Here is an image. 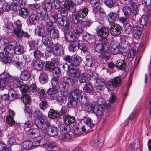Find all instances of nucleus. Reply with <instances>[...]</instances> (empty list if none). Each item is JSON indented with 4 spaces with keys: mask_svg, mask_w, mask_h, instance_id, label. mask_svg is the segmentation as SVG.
<instances>
[{
    "mask_svg": "<svg viewBox=\"0 0 151 151\" xmlns=\"http://www.w3.org/2000/svg\"><path fill=\"white\" fill-rule=\"evenodd\" d=\"M61 79L62 87L61 91L63 93H65L68 91L69 88L70 82L71 84L73 86L77 82L76 80L71 78L68 75L63 76Z\"/></svg>",
    "mask_w": 151,
    "mask_h": 151,
    "instance_id": "nucleus-1",
    "label": "nucleus"
},
{
    "mask_svg": "<svg viewBox=\"0 0 151 151\" xmlns=\"http://www.w3.org/2000/svg\"><path fill=\"white\" fill-rule=\"evenodd\" d=\"M58 24L59 25L63 26L64 29L68 30L72 28V22L66 17H60L58 19Z\"/></svg>",
    "mask_w": 151,
    "mask_h": 151,
    "instance_id": "nucleus-2",
    "label": "nucleus"
},
{
    "mask_svg": "<svg viewBox=\"0 0 151 151\" xmlns=\"http://www.w3.org/2000/svg\"><path fill=\"white\" fill-rule=\"evenodd\" d=\"M121 83L120 78L119 77H116L107 83V87L109 90L112 91L114 90V88L120 86Z\"/></svg>",
    "mask_w": 151,
    "mask_h": 151,
    "instance_id": "nucleus-3",
    "label": "nucleus"
},
{
    "mask_svg": "<svg viewBox=\"0 0 151 151\" xmlns=\"http://www.w3.org/2000/svg\"><path fill=\"white\" fill-rule=\"evenodd\" d=\"M121 27L119 24L112 23L111 24L109 30L112 36L115 37L119 36L121 33Z\"/></svg>",
    "mask_w": 151,
    "mask_h": 151,
    "instance_id": "nucleus-4",
    "label": "nucleus"
},
{
    "mask_svg": "<svg viewBox=\"0 0 151 151\" xmlns=\"http://www.w3.org/2000/svg\"><path fill=\"white\" fill-rule=\"evenodd\" d=\"M21 79L19 78H15L14 80V85L17 88L20 89L21 92L24 93L27 91L29 89L28 85H22V83Z\"/></svg>",
    "mask_w": 151,
    "mask_h": 151,
    "instance_id": "nucleus-5",
    "label": "nucleus"
},
{
    "mask_svg": "<svg viewBox=\"0 0 151 151\" xmlns=\"http://www.w3.org/2000/svg\"><path fill=\"white\" fill-rule=\"evenodd\" d=\"M85 125L82 127V131L83 132H85L88 131L90 129L92 128L94 124L92 120L89 117H86L83 119Z\"/></svg>",
    "mask_w": 151,
    "mask_h": 151,
    "instance_id": "nucleus-6",
    "label": "nucleus"
},
{
    "mask_svg": "<svg viewBox=\"0 0 151 151\" xmlns=\"http://www.w3.org/2000/svg\"><path fill=\"white\" fill-rule=\"evenodd\" d=\"M17 44L16 41H12L3 49L6 55H13V47Z\"/></svg>",
    "mask_w": 151,
    "mask_h": 151,
    "instance_id": "nucleus-7",
    "label": "nucleus"
},
{
    "mask_svg": "<svg viewBox=\"0 0 151 151\" xmlns=\"http://www.w3.org/2000/svg\"><path fill=\"white\" fill-rule=\"evenodd\" d=\"M119 44L115 41H113L111 42L110 50L111 52L115 55L119 52L120 48Z\"/></svg>",
    "mask_w": 151,
    "mask_h": 151,
    "instance_id": "nucleus-8",
    "label": "nucleus"
},
{
    "mask_svg": "<svg viewBox=\"0 0 151 151\" xmlns=\"http://www.w3.org/2000/svg\"><path fill=\"white\" fill-rule=\"evenodd\" d=\"M71 63L69 65L74 66H79L82 62V58L77 54H74L72 56Z\"/></svg>",
    "mask_w": 151,
    "mask_h": 151,
    "instance_id": "nucleus-9",
    "label": "nucleus"
},
{
    "mask_svg": "<svg viewBox=\"0 0 151 151\" xmlns=\"http://www.w3.org/2000/svg\"><path fill=\"white\" fill-rule=\"evenodd\" d=\"M85 56L84 62L85 65L89 67L93 66L95 62L94 58L90 55H85Z\"/></svg>",
    "mask_w": 151,
    "mask_h": 151,
    "instance_id": "nucleus-10",
    "label": "nucleus"
},
{
    "mask_svg": "<svg viewBox=\"0 0 151 151\" xmlns=\"http://www.w3.org/2000/svg\"><path fill=\"white\" fill-rule=\"evenodd\" d=\"M46 132L48 135L50 136L54 137L57 136L58 131L56 127L50 125L46 129Z\"/></svg>",
    "mask_w": 151,
    "mask_h": 151,
    "instance_id": "nucleus-11",
    "label": "nucleus"
},
{
    "mask_svg": "<svg viewBox=\"0 0 151 151\" xmlns=\"http://www.w3.org/2000/svg\"><path fill=\"white\" fill-rule=\"evenodd\" d=\"M68 73L69 75L76 78H77L79 76V73L77 69L73 68L74 66L68 65Z\"/></svg>",
    "mask_w": 151,
    "mask_h": 151,
    "instance_id": "nucleus-12",
    "label": "nucleus"
},
{
    "mask_svg": "<svg viewBox=\"0 0 151 151\" xmlns=\"http://www.w3.org/2000/svg\"><path fill=\"white\" fill-rule=\"evenodd\" d=\"M13 55H19L23 54L25 52L23 46L17 44L13 47Z\"/></svg>",
    "mask_w": 151,
    "mask_h": 151,
    "instance_id": "nucleus-13",
    "label": "nucleus"
},
{
    "mask_svg": "<svg viewBox=\"0 0 151 151\" xmlns=\"http://www.w3.org/2000/svg\"><path fill=\"white\" fill-rule=\"evenodd\" d=\"M75 118L69 114L65 115L63 116V121L66 125H70L73 124L75 122Z\"/></svg>",
    "mask_w": 151,
    "mask_h": 151,
    "instance_id": "nucleus-14",
    "label": "nucleus"
},
{
    "mask_svg": "<svg viewBox=\"0 0 151 151\" xmlns=\"http://www.w3.org/2000/svg\"><path fill=\"white\" fill-rule=\"evenodd\" d=\"M97 34L101 37H107L108 35V28L104 27L99 29L97 31Z\"/></svg>",
    "mask_w": 151,
    "mask_h": 151,
    "instance_id": "nucleus-15",
    "label": "nucleus"
},
{
    "mask_svg": "<svg viewBox=\"0 0 151 151\" xmlns=\"http://www.w3.org/2000/svg\"><path fill=\"white\" fill-rule=\"evenodd\" d=\"M32 64L34 68L38 71L41 70L44 65L42 60H33Z\"/></svg>",
    "mask_w": 151,
    "mask_h": 151,
    "instance_id": "nucleus-16",
    "label": "nucleus"
},
{
    "mask_svg": "<svg viewBox=\"0 0 151 151\" xmlns=\"http://www.w3.org/2000/svg\"><path fill=\"white\" fill-rule=\"evenodd\" d=\"M0 79L8 84L12 81L10 75L6 72H4L0 74Z\"/></svg>",
    "mask_w": 151,
    "mask_h": 151,
    "instance_id": "nucleus-17",
    "label": "nucleus"
},
{
    "mask_svg": "<svg viewBox=\"0 0 151 151\" xmlns=\"http://www.w3.org/2000/svg\"><path fill=\"white\" fill-rule=\"evenodd\" d=\"M79 44V41L75 40L70 42L69 48L70 51L71 52H76L78 50V45Z\"/></svg>",
    "mask_w": 151,
    "mask_h": 151,
    "instance_id": "nucleus-18",
    "label": "nucleus"
},
{
    "mask_svg": "<svg viewBox=\"0 0 151 151\" xmlns=\"http://www.w3.org/2000/svg\"><path fill=\"white\" fill-rule=\"evenodd\" d=\"M94 85L95 88L100 91L103 89L105 85V83L100 79H97L95 82Z\"/></svg>",
    "mask_w": 151,
    "mask_h": 151,
    "instance_id": "nucleus-19",
    "label": "nucleus"
},
{
    "mask_svg": "<svg viewBox=\"0 0 151 151\" xmlns=\"http://www.w3.org/2000/svg\"><path fill=\"white\" fill-rule=\"evenodd\" d=\"M28 134L30 137L32 138H35L38 137L40 134L39 129L37 128H32L30 129L28 131Z\"/></svg>",
    "mask_w": 151,
    "mask_h": 151,
    "instance_id": "nucleus-20",
    "label": "nucleus"
},
{
    "mask_svg": "<svg viewBox=\"0 0 151 151\" xmlns=\"http://www.w3.org/2000/svg\"><path fill=\"white\" fill-rule=\"evenodd\" d=\"M150 13V10L148 9L146 15H143L141 17L139 21L141 25L143 26L147 23L148 21V16H149Z\"/></svg>",
    "mask_w": 151,
    "mask_h": 151,
    "instance_id": "nucleus-21",
    "label": "nucleus"
},
{
    "mask_svg": "<svg viewBox=\"0 0 151 151\" xmlns=\"http://www.w3.org/2000/svg\"><path fill=\"white\" fill-rule=\"evenodd\" d=\"M38 19L39 21H46L48 19V14L46 11L44 9L42 12H38Z\"/></svg>",
    "mask_w": 151,
    "mask_h": 151,
    "instance_id": "nucleus-22",
    "label": "nucleus"
},
{
    "mask_svg": "<svg viewBox=\"0 0 151 151\" xmlns=\"http://www.w3.org/2000/svg\"><path fill=\"white\" fill-rule=\"evenodd\" d=\"M65 38L69 41L71 42L75 40H78L77 37H76L74 34L69 32H66L65 34Z\"/></svg>",
    "mask_w": 151,
    "mask_h": 151,
    "instance_id": "nucleus-23",
    "label": "nucleus"
},
{
    "mask_svg": "<svg viewBox=\"0 0 151 151\" xmlns=\"http://www.w3.org/2000/svg\"><path fill=\"white\" fill-rule=\"evenodd\" d=\"M48 34L51 38L55 39L58 37L59 32L57 29H54L47 32Z\"/></svg>",
    "mask_w": 151,
    "mask_h": 151,
    "instance_id": "nucleus-24",
    "label": "nucleus"
},
{
    "mask_svg": "<svg viewBox=\"0 0 151 151\" xmlns=\"http://www.w3.org/2000/svg\"><path fill=\"white\" fill-rule=\"evenodd\" d=\"M104 107L102 106L96 105L94 106V113L98 116L101 115L103 112Z\"/></svg>",
    "mask_w": 151,
    "mask_h": 151,
    "instance_id": "nucleus-25",
    "label": "nucleus"
},
{
    "mask_svg": "<svg viewBox=\"0 0 151 151\" xmlns=\"http://www.w3.org/2000/svg\"><path fill=\"white\" fill-rule=\"evenodd\" d=\"M121 45L122 48L125 50V52H127L131 50L130 44L128 41L125 40H122L121 41Z\"/></svg>",
    "mask_w": 151,
    "mask_h": 151,
    "instance_id": "nucleus-26",
    "label": "nucleus"
},
{
    "mask_svg": "<svg viewBox=\"0 0 151 151\" xmlns=\"http://www.w3.org/2000/svg\"><path fill=\"white\" fill-rule=\"evenodd\" d=\"M97 104V105L102 106L106 109H109L111 108L110 104H107L104 99L102 98H99L98 99Z\"/></svg>",
    "mask_w": 151,
    "mask_h": 151,
    "instance_id": "nucleus-27",
    "label": "nucleus"
},
{
    "mask_svg": "<svg viewBox=\"0 0 151 151\" xmlns=\"http://www.w3.org/2000/svg\"><path fill=\"white\" fill-rule=\"evenodd\" d=\"M43 44L47 47L51 46L53 44V42L52 40L49 38L47 36H44L42 37V40Z\"/></svg>",
    "mask_w": 151,
    "mask_h": 151,
    "instance_id": "nucleus-28",
    "label": "nucleus"
},
{
    "mask_svg": "<svg viewBox=\"0 0 151 151\" xmlns=\"http://www.w3.org/2000/svg\"><path fill=\"white\" fill-rule=\"evenodd\" d=\"M88 12V10L87 8H84L80 9L78 12V14L81 19H84L87 16Z\"/></svg>",
    "mask_w": 151,
    "mask_h": 151,
    "instance_id": "nucleus-29",
    "label": "nucleus"
},
{
    "mask_svg": "<svg viewBox=\"0 0 151 151\" xmlns=\"http://www.w3.org/2000/svg\"><path fill=\"white\" fill-rule=\"evenodd\" d=\"M138 50L137 47H134L132 50H130L129 52L127 55V58L128 60L129 61H132L135 55L136 52Z\"/></svg>",
    "mask_w": 151,
    "mask_h": 151,
    "instance_id": "nucleus-30",
    "label": "nucleus"
},
{
    "mask_svg": "<svg viewBox=\"0 0 151 151\" xmlns=\"http://www.w3.org/2000/svg\"><path fill=\"white\" fill-rule=\"evenodd\" d=\"M124 31L126 34H129L133 30V26L129 23L125 24L124 26Z\"/></svg>",
    "mask_w": 151,
    "mask_h": 151,
    "instance_id": "nucleus-31",
    "label": "nucleus"
},
{
    "mask_svg": "<svg viewBox=\"0 0 151 151\" xmlns=\"http://www.w3.org/2000/svg\"><path fill=\"white\" fill-rule=\"evenodd\" d=\"M48 78L47 75L45 73L40 74L39 77V81L41 84H45L48 81Z\"/></svg>",
    "mask_w": 151,
    "mask_h": 151,
    "instance_id": "nucleus-32",
    "label": "nucleus"
},
{
    "mask_svg": "<svg viewBox=\"0 0 151 151\" xmlns=\"http://www.w3.org/2000/svg\"><path fill=\"white\" fill-rule=\"evenodd\" d=\"M77 4L76 3L72 0H67L66 1L64 4V7L68 10H70L71 8H73L75 6V5Z\"/></svg>",
    "mask_w": 151,
    "mask_h": 151,
    "instance_id": "nucleus-33",
    "label": "nucleus"
},
{
    "mask_svg": "<svg viewBox=\"0 0 151 151\" xmlns=\"http://www.w3.org/2000/svg\"><path fill=\"white\" fill-rule=\"evenodd\" d=\"M80 96L78 90L74 89L71 92L70 96V98L72 99H74L78 100Z\"/></svg>",
    "mask_w": 151,
    "mask_h": 151,
    "instance_id": "nucleus-34",
    "label": "nucleus"
},
{
    "mask_svg": "<svg viewBox=\"0 0 151 151\" xmlns=\"http://www.w3.org/2000/svg\"><path fill=\"white\" fill-rule=\"evenodd\" d=\"M142 28L138 26L135 27L133 29L134 36L137 38H139L142 33Z\"/></svg>",
    "mask_w": 151,
    "mask_h": 151,
    "instance_id": "nucleus-35",
    "label": "nucleus"
},
{
    "mask_svg": "<svg viewBox=\"0 0 151 151\" xmlns=\"http://www.w3.org/2000/svg\"><path fill=\"white\" fill-rule=\"evenodd\" d=\"M35 33L40 37L45 36L46 31L45 29L42 27H38L35 29Z\"/></svg>",
    "mask_w": 151,
    "mask_h": 151,
    "instance_id": "nucleus-36",
    "label": "nucleus"
},
{
    "mask_svg": "<svg viewBox=\"0 0 151 151\" xmlns=\"http://www.w3.org/2000/svg\"><path fill=\"white\" fill-rule=\"evenodd\" d=\"M116 66L122 70H124L126 67L125 62L122 60H118L116 64Z\"/></svg>",
    "mask_w": 151,
    "mask_h": 151,
    "instance_id": "nucleus-37",
    "label": "nucleus"
},
{
    "mask_svg": "<svg viewBox=\"0 0 151 151\" xmlns=\"http://www.w3.org/2000/svg\"><path fill=\"white\" fill-rule=\"evenodd\" d=\"M53 48V50H55L57 54H61L63 52V49L62 46L58 43L54 44Z\"/></svg>",
    "mask_w": 151,
    "mask_h": 151,
    "instance_id": "nucleus-38",
    "label": "nucleus"
},
{
    "mask_svg": "<svg viewBox=\"0 0 151 151\" xmlns=\"http://www.w3.org/2000/svg\"><path fill=\"white\" fill-rule=\"evenodd\" d=\"M19 15L24 18H26L29 15V11L26 8H21L19 10Z\"/></svg>",
    "mask_w": 151,
    "mask_h": 151,
    "instance_id": "nucleus-39",
    "label": "nucleus"
},
{
    "mask_svg": "<svg viewBox=\"0 0 151 151\" xmlns=\"http://www.w3.org/2000/svg\"><path fill=\"white\" fill-rule=\"evenodd\" d=\"M40 122L42 126L41 128L42 129H46L50 124L48 121L45 118H41Z\"/></svg>",
    "mask_w": 151,
    "mask_h": 151,
    "instance_id": "nucleus-40",
    "label": "nucleus"
},
{
    "mask_svg": "<svg viewBox=\"0 0 151 151\" xmlns=\"http://www.w3.org/2000/svg\"><path fill=\"white\" fill-rule=\"evenodd\" d=\"M108 20L109 22L112 23L118 19V15L113 12L110 13L108 14Z\"/></svg>",
    "mask_w": 151,
    "mask_h": 151,
    "instance_id": "nucleus-41",
    "label": "nucleus"
},
{
    "mask_svg": "<svg viewBox=\"0 0 151 151\" xmlns=\"http://www.w3.org/2000/svg\"><path fill=\"white\" fill-rule=\"evenodd\" d=\"M95 50L99 53H101L104 49V46L101 43H97L94 46Z\"/></svg>",
    "mask_w": 151,
    "mask_h": 151,
    "instance_id": "nucleus-42",
    "label": "nucleus"
},
{
    "mask_svg": "<svg viewBox=\"0 0 151 151\" xmlns=\"http://www.w3.org/2000/svg\"><path fill=\"white\" fill-rule=\"evenodd\" d=\"M93 88L92 85L89 83H86L83 88L84 91L87 93H92Z\"/></svg>",
    "mask_w": 151,
    "mask_h": 151,
    "instance_id": "nucleus-43",
    "label": "nucleus"
},
{
    "mask_svg": "<svg viewBox=\"0 0 151 151\" xmlns=\"http://www.w3.org/2000/svg\"><path fill=\"white\" fill-rule=\"evenodd\" d=\"M38 18V17L37 13L33 14H31L29 16V21L31 23L35 24L37 23H38L39 20Z\"/></svg>",
    "mask_w": 151,
    "mask_h": 151,
    "instance_id": "nucleus-44",
    "label": "nucleus"
},
{
    "mask_svg": "<svg viewBox=\"0 0 151 151\" xmlns=\"http://www.w3.org/2000/svg\"><path fill=\"white\" fill-rule=\"evenodd\" d=\"M21 77L22 80L27 81L28 80L30 77V75L28 72L26 70L22 71L21 74Z\"/></svg>",
    "mask_w": 151,
    "mask_h": 151,
    "instance_id": "nucleus-45",
    "label": "nucleus"
},
{
    "mask_svg": "<svg viewBox=\"0 0 151 151\" xmlns=\"http://www.w3.org/2000/svg\"><path fill=\"white\" fill-rule=\"evenodd\" d=\"M59 115L60 114L58 112L52 109L49 111L48 116L50 118H55L58 117Z\"/></svg>",
    "mask_w": 151,
    "mask_h": 151,
    "instance_id": "nucleus-46",
    "label": "nucleus"
},
{
    "mask_svg": "<svg viewBox=\"0 0 151 151\" xmlns=\"http://www.w3.org/2000/svg\"><path fill=\"white\" fill-rule=\"evenodd\" d=\"M58 92V89L55 87H53L49 89L47 91L48 94L50 95L52 98L53 96H55L57 95Z\"/></svg>",
    "mask_w": 151,
    "mask_h": 151,
    "instance_id": "nucleus-47",
    "label": "nucleus"
},
{
    "mask_svg": "<svg viewBox=\"0 0 151 151\" xmlns=\"http://www.w3.org/2000/svg\"><path fill=\"white\" fill-rule=\"evenodd\" d=\"M11 8L12 10L17 11L21 9V6L19 2H13L11 4Z\"/></svg>",
    "mask_w": 151,
    "mask_h": 151,
    "instance_id": "nucleus-48",
    "label": "nucleus"
},
{
    "mask_svg": "<svg viewBox=\"0 0 151 151\" xmlns=\"http://www.w3.org/2000/svg\"><path fill=\"white\" fill-rule=\"evenodd\" d=\"M122 10L125 17H129L131 13V8L128 6H126L123 8Z\"/></svg>",
    "mask_w": 151,
    "mask_h": 151,
    "instance_id": "nucleus-49",
    "label": "nucleus"
},
{
    "mask_svg": "<svg viewBox=\"0 0 151 151\" xmlns=\"http://www.w3.org/2000/svg\"><path fill=\"white\" fill-rule=\"evenodd\" d=\"M80 17L78 14H73L72 16V20L73 22L75 24H77L79 22H81V20Z\"/></svg>",
    "mask_w": 151,
    "mask_h": 151,
    "instance_id": "nucleus-50",
    "label": "nucleus"
},
{
    "mask_svg": "<svg viewBox=\"0 0 151 151\" xmlns=\"http://www.w3.org/2000/svg\"><path fill=\"white\" fill-rule=\"evenodd\" d=\"M58 14L57 12L55 11H53L50 12V17L53 19V22H57V24H58V19L60 18H58Z\"/></svg>",
    "mask_w": 151,
    "mask_h": 151,
    "instance_id": "nucleus-51",
    "label": "nucleus"
},
{
    "mask_svg": "<svg viewBox=\"0 0 151 151\" xmlns=\"http://www.w3.org/2000/svg\"><path fill=\"white\" fill-rule=\"evenodd\" d=\"M61 3L57 0H54L51 3V7L53 9H59L61 6Z\"/></svg>",
    "mask_w": 151,
    "mask_h": 151,
    "instance_id": "nucleus-52",
    "label": "nucleus"
},
{
    "mask_svg": "<svg viewBox=\"0 0 151 151\" xmlns=\"http://www.w3.org/2000/svg\"><path fill=\"white\" fill-rule=\"evenodd\" d=\"M76 100L72 99L70 98L67 104V106L68 108L72 107H75L77 106Z\"/></svg>",
    "mask_w": 151,
    "mask_h": 151,
    "instance_id": "nucleus-53",
    "label": "nucleus"
},
{
    "mask_svg": "<svg viewBox=\"0 0 151 151\" xmlns=\"http://www.w3.org/2000/svg\"><path fill=\"white\" fill-rule=\"evenodd\" d=\"M83 31V29L82 27H79L74 29L73 32L75 36L76 35V37H77L78 38V37H79L80 34L82 33Z\"/></svg>",
    "mask_w": 151,
    "mask_h": 151,
    "instance_id": "nucleus-54",
    "label": "nucleus"
},
{
    "mask_svg": "<svg viewBox=\"0 0 151 151\" xmlns=\"http://www.w3.org/2000/svg\"><path fill=\"white\" fill-rule=\"evenodd\" d=\"M33 142H22L21 145V146L26 149H32Z\"/></svg>",
    "mask_w": 151,
    "mask_h": 151,
    "instance_id": "nucleus-55",
    "label": "nucleus"
},
{
    "mask_svg": "<svg viewBox=\"0 0 151 151\" xmlns=\"http://www.w3.org/2000/svg\"><path fill=\"white\" fill-rule=\"evenodd\" d=\"M9 94L11 95V96L12 101L17 99L19 97L18 94H17V92L13 89H11L9 91Z\"/></svg>",
    "mask_w": 151,
    "mask_h": 151,
    "instance_id": "nucleus-56",
    "label": "nucleus"
},
{
    "mask_svg": "<svg viewBox=\"0 0 151 151\" xmlns=\"http://www.w3.org/2000/svg\"><path fill=\"white\" fill-rule=\"evenodd\" d=\"M4 30L7 33L10 32L11 29L13 28V26L9 24L8 22H5L4 25Z\"/></svg>",
    "mask_w": 151,
    "mask_h": 151,
    "instance_id": "nucleus-57",
    "label": "nucleus"
},
{
    "mask_svg": "<svg viewBox=\"0 0 151 151\" xmlns=\"http://www.w3.org/2000/svg\"><path fill=\"white\" fill-rule=\"evenodd\" d=\"M68 125H65L64 124H62L60 126V130H62L63 132L68 133L70 131V127Z\"/></svg>",
    "mask_w": 151,
    "mask_h": 151,
    "instance_id": "nucleus-58",
    "label": "nucleus"
},
{
    "mask_svg": "<svg viewBox=\"0 0 151 151\" xmlns=\"http://www.w3.org/2000/svg\"><path fill=\"white\" fill-rule=\"evenodd\" d=\"M79 44L78 45V49H79L83 52H87L88 50V48L86 46L85 44L79 41Z\"/></svg>",
    "mask_w": 151,
    "mask_h": 151,
    "instance_id": "nucleus-59",
    "label": "nucleus"
},
{
    "mask_svg": "<svg viewBox=\"0 0 151 151\" xmlns=\"http://www.w3.org/2000/svg\"><path fill=\"white\" fill-rule=\"evenodd\" d=\"M93 37L92 35L85 32L83 33V39L86 42H88L91 40Z\"/></svg>",
    "mask_w": 151,
    "mask_h": 151,
    "instance_id": "nucleus-60",
    "label": "nucleus"
},
{
    "mask_svg": "<svg viewBox=\"0 0 151 151\" xmlns=\"http://www.w3.org/2000/svg\"><path fill=\"white\" fill-rule=\"evenodd\" d=\"M101 53V54L100 56L104 59H108L110 57V54L108 51H104Z\"/></svg>",
    "mask_w": 151,
    "mask_h": 151,
    "instance_id": "nucleus-61",
    "label": "nucleus"
},
{
    "mask_svg": "<svg viewBox=\"0 0 151 151\" xmlns=\"http://www.w3.org/2000/svg\"><path fill=\"white\" fill-rule=\"evenodd\" d=\"M130 4L133 10L137 9H138L139 5L137 0H132L130 2Z\"/></svg>",
    "mask_w": 151,
    "mask_h": 151,
    "instance_id": "nucleus-62",
    "label": "nucleus"
},
{
    "mask_svg": "<svg viewBox=\"0 0 151 151\" xmlns=\"http://www.w3.org/2000/svg\"><path fill=\"white\" fill-rule=\"evenodd\" d=\"M23 31L21 28H17L14 30V33L17 37H20L22 36Z\"/></svg>",
    "mask_w": 151,
    "mask_h": 151,
    "instance_id": "nucleus-63",
    "label": "nucleus"
},
{
    "mask_svg": "<svg viewBox=\"0 0 151 151\" xmlns=\"http://www.w3.org/2000/svg\"><path fill=\"white\" fill-rule=\"evenodd\" d=\"M60 14L62 16V17H66L67 16L68 13V9L64 8H61L58 10Z\"/></svg>",
    "mask_w": 151,
    "mask_h": 151,
    "instance_id": "nucleus-64",
    "label": "nucleus"
}]
</instances>
